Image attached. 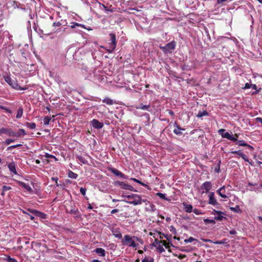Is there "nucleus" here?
<instances>
[{"label":"nucleus","instance_id":"obj_26","mask_svg":"<svg viewBox=\"0 0 262 262\" xmlns=\"http://www.w3.org/2000/svg\"><path fill=\"white\" fill-rule=\"evenodd\" d=\"M71 27L72 28H73V29L75 28L76 27H80L81 28H85V27H84V25H82V24H78V23H76V22H72V23H71Z\"/></svg>","mask_w":262,"mask_h":262},{"label":"nucleus","instance_id":"obj_16","mask_svg":"<svg viewBox=\"0 0 262 262\" xmlns=\"http://www.w3.org/2000/svg\"><path fill=\"white\" fill-rule=\"evenodd\" d=\"M112 233L113 235L119 239L122 238V235L119 230L117 228H113L112 230Z\"/></svg>","mask_w":262,"mask_h":262},{"label":"nucleus","instance_id":"obj_60","mask_svg":"<svg viewBox=\"0 0 262 262\" xmlns=\"http://www.w3.org/2000/svg\"><path fill=\"white\" fill-rule=\"evenodd\" d=\"M168 113L171 116H172L174 114L173 112L171 110H168Z\"/></svg>","mask_w":262,"mask_h":262},{"label":"nucleus","instance_id":"obj_59","mask_svg":"<svg viewBox=\"0 0 262 262\" xmlns=\"http://www.w3.org/2000/svg\"><path fill=\"white\" fill-rule=\"evenodd\" d=\"M217 3L220 4V3L225 2L227 1V0H217Z\"/></svg>","mask_w":262,"mask_h":262},{"label":"nucleus","instance_id":"obj_61","mask_svg":"<svg viewBox=\"0 0 262 262\" xmlns=\"http://www.w3.org/2000/svg\"><path fill=\"white\" fill-rule=\"evenodd\" d=\"M214 243L215 244H223V242H220V241H217V242H214Z\"/></svg>","mask_w":262,"mask_h":262},{"label":"nucleus","instance_id":"obj_17","mask_svg":"<svg viewBox=\"0 0 262 262\" xmlns=\"http://www.w3.org/2000/svg\"><path fill=\"white\" fill-rule=\"evenodd\" d=\"M174 129L173 130V133L177 135H181L182 134L181 130H184V129L181 128L177 123H174Z\"/></svg>","mask_w":262,"mask_h":262},{"label":"nucleus","instance_id":"obj_43","mask_svg":"<svg viewBox=\"0 0 262 262\" xmlns=\"http://www.w3.org/2000/svg\"><path fill=\"white\" fill-rule=\"evenodd\" d=\"M195 240L193 237H190L188 239H186L184 240V242L186 243H191L193 241Z\"/></svg>","mask_w":262,"mask_h":262},{"label":"nucleus","instance_id":"obj_21","mask_svg":"<svg viewBox=\"0 0 262 262\" xmlns=\"http://www.w3.org/2000/svg\"><path fill=\"white\" fill-rule=\"evenodd\" d=\"M94 252L102 257H104L105 255V251L101 248H96L95 249Z\"/></svg>","mask_w":262,"mask_h":262},{"label":"nucleus","instance_id":"obj_5","mask_svg":"<svg viewBox=\"0 0 262 262\" xmlns=\"http://www.w3.org/2000/svg\"><path fill=\"white\" fill-rule=\"evenodd\" d=\"M110 41L109 42V48L107 49V51L109 53H112L115 50L116 46V36L114 34L111 33L110 34Z\"/></svg>","mask_w":262,"mask_h":262},{"label":"nucleus","instance_id":"obj_41","mask_svg":"<svg viewBox=\"0 0 262 262\" xmlns=\"http://www.w3.org/2000/svg\"><path fill=\"white\" fill-rule=\"evenodd\" d=\"M102 6L103 7V8H104L105 11L106 12H114V9H108L107 8L105 5H102Z\"/></svg>","mask_w":262,"mask_h":262},{"label":"nucleus","instance_id":"obj_36","mask_svg":"<svg viewBox=\"0 0 262 262\" xmlns=\"http://www.w3.org/2000/svg\"><path fill=\"white\" fill-rule=\"evenodd\" d=\"M204 222L206 224H215V221L214 220H211V219H204Z\"/></svg>","mask_w":262,"mask_h":262},{"label":"nucleus","instance_id":"obj_34","mask_svg":"<svg viewBox=\"0 0 262 262\" xmlns=\"http://www.w3.org/2000/svg\"><path fill=\"white\" fill-rule=\"evenodd\" d=\"M157 250L160 253H162L165 251L164 248L161 244H159L157 246Z\"/></svg>","mask_w":262,"mask_h":262},{"label":"nucleus","instance_id":"obj_10","mask_svg":"<svg viewBox=\"0 0 262 262\" xmlns=\"http://www.w3.org/2000/svg\"><path fill=\"white\" fill-rule=\"evenodd\" d=\"M212 213L215 215V220L217 221H221L224 219H225V217H224L225 213L223 212L217 211L214 209L213 210Z\"/></svg>","mask_w":262,"mask_h":262},{"label":"nucleus","instance_id":"obj_27","mask_svg":"<svg viewBox=\"0 0 262 262\" xmlns=\"http://www.w3.org/2000/svg\"><path fill=\"white\" fill-rule=\"evenodd\" d=\"M103 102L105 103L108 105H112L114 103V102L113 100L111 99L108 98H105L102 100Z\"/></svg>","mask_w":262,"mask_h":262},{"label":"nucleus","instance_id":"obj_3","mask_svg":"<svg viewBox=\"0 0 262 262\" xmlns=\"http://www.w3.org/2000/svg\"><path fill=\"white\" fill-rule=\"evenodd\" d=\"M225 130L224 129H220L219 130V134L222 136V138H226L232 141H236L238 137L237 134H235L234 137L232 135L230 134L228 132L225 133Z\"/></svg>","mask_w":262,"mask_h":262},{"label":"nucleus","instance_id":"obj_47","mask_svg":"<svg viewBox=\"0 0 262 262\" xmlns=\"http://www.w3.org/2000/svg\"><path fill=\"white\" fill-rule=\"evenodd\" d=\"M192 212H193V213H195L196 215H200V214H202V213L201 212V210H200L199 209H193Z\"/></svg>","mask_w":262,"mask_h":262},{"label":"nucleus","instance_id":"obj_62","mask_svg":"<svg viewBox=\"0 0 262 262\" xmlns=\"http://www.w3.org/2000/svg\"><path fill=\"white\" fill-rule=\"evenodd\" d=\"M91 262H101V261L98 259H93Z\"/></svg>","mask_w":262,"mask_h":262},{"label":"nucleus","instance_id":"obj_31","mask_svg":"<svg viewBox=\"0 0 262 262\" xmlns=\"http://www.w3.org/2000/svg\"><path fill=\"white\" fill-rule=\"evenodd\" d=\"M23 114V110L22 108H19L17 112V114L16 116V118H20L21 117Z\"/></svg>","mask_w":262,"mask_h":262},{"label":"nucleus","instance_id":"obj_57","mask_svg":"<svg viewBox=\"0 0 262 262\" xmlns=\"http://www.w3.org/2000/svg\"><path fill=\"white\" fill-rule=\"evenodd\" d=\"M118 211V210L117 209H114L113 210H112L111 211V213L112 214H114V213H115L116 212H117Z\"/></svg>","mask_w":262,"mask_h":262},{"label":"nucleus","instance_id":"obj_1","mask_svg":"<svg viewBox=\"0 0 262 262\" xmlns=\"http://www.w3.org/2000/svg\"><path fill=\"white\" fill-rule=\"evenodd\" d=\"M139 240V238L136 236L126 234L122 238L121 243L123 246L132 248H137L139 244L136 241Z\"/></svg>","mask_w":262,"mask_h":262},{"label":"nucleus","instance_id":"obj_55","mask_svg":"<svg viewBox=\"0 0 262 262\" xmlns=\"http://www.w3.org/2000/svg\"><path fill=\"white\" fill-rule=\"evenodd\" d=\"M61 25V23L60 22H54L53 24V26L54 27H58Z\"/></svg>","mask_w":262,"mask_h":262},{"label":"nucleus","instance_id":"obj_58","mask_svg":"<svg viewBox=\"0 0 262 262\" xmlns=\"http://www.w3.org/2000/svg\"><path fill=\"white\" fill-rule=\"evenodd\" d=\"M236 232L235 230H232L230 231V233L231 234H236Z\"/></svg>","mask_w":262,"mask_h":262},{"label":"nucleus","instance_id":"obj_11","mask_svg":"<svg viewBox=\"0 0 262 262\" xmlns=\"http://www.w3.org/2000/svg\"><path fill=\"white\" fill-rule=\"evenodd\" d=\"M110 170L115 176L120 177V178L126 179H127V176L122 173L121 172H120L119 170L115 169V168H111Z\"/></svg>","mask_w":262,"mask_h":262},{"label":"nucleus","instance_id":"obj_46","mask_svg":"<svg viewBox=\"0 0 262 262\" xmlns=\"http://www.w3.org/2000/svg\"><path fill=\"white\" fill-rule=\"evenodd\" d=\"M157 195L159 196L161 199H166L165 194L161 192H158L157 193Z\"/></svg>","mask_w":262,"mask_h":262},{"label":"nucleus","instance_id":"obj_51","mask_svg":"<svg viewBox=\"0 0 262 262\" xmlns=\"http://www.w3.org/2000/svg\"><path fill=\"white\" fill-rule=\"evenodd\" d=\"M137 195V194H132L131 195H122V196L124 198H128V199H133V197L132 196H134V195Z\"/></svg>","mask_w":262,"mask_h":262},{"label":"nucleus","instance_id":"obj_45","mask_svg":"<svg viewBox=\"0 0 262 262\" xmlns=\"http://www.w3.org/2000/svg\"><path fill=\"white\" fill-rule=\"evenodd\" d=\"M20 146H21V144H16V145H11V146H9L7 148V149L8 150H10L11 149L15 148H16L17 147H19Z\"/></svg>","mask_w":262,"mask_h":262},{"label":"nucleus","instance_id":"obj_38","mask_svg":"<svg viewBox=\"0 0 262 262\" xmlns=\"http://www.w3.org/2000/svg\"><path fill=\"white\" fill-rule=\"evenodd\" d=\"M130 180L134 181V182H136L140 184V185H141L143 186H147V185L146 184L142 183L140 181H139V180H137V179H136L135 178H131Z\"/></svg>","mask_w":262,"mask_h":262},{"label":"nucleus","instance_id":"obj_20","mask_svg":"<svg viewBox=\"0 0 262 262\" xmlns=\"http://www.w3.org/2000/svg\"><path fill=\"white\" fill-rule=\"evenodd\" d=\"M150 107V105H143V104H140L138 106H136L135 108L137 110H142L144 111H148L149 112H150L149 110V108Z\"/></svg>","mask_w":262,"mask_h":262},{"label":"nucleus","instance_id":"obj_2","mask_svg":"<svg viewBox=\"0 0 262 262\" xmlns=\"http://www.w3.org/2000/svg\"><path fill=\"white\" fill-rule=\"evenodd\" d=\"M4 79L5 81L13 89L16 90H25L27 88H23L20 86L17 81L12 79L9 75L5 76Z\"/></svg>","mask_w":262,"mask_h":262},{"label":"nucleus","instance_id":"obj_44","mask_svg":"<svg viewBox=\"0 0 262 262\" xmlns=\"http://www.w3.org/2000/svg\"><path fill=\"white\" fill-rule=\"evenodd\" d=\"M14 141L15 140L14 139H7L5 140V143L7 145H9L11 143L14 142Z\"/></svg>","mask_w":262,"mask_h":262},{"label":"nucleus","instance_id":"obj_15","mask_svg":"<svg viewBox=\"0 0 262 262\" xmlns=\"http://www.w3.org/2000/svg\"><path fill=\"white\" fill-rule=\"evenodd\" d=\"M8 167L9 170L14 174H17L16 170V165L14 162H12L8 164Z\"/></svg>","mask_w":262,"mask_h":262},{"label":"nucleus","instance_id":"obj_23","mask_svg":"<svg viewBox=\"0 0 262 262\" xmlns=\"http://www.w3.org/2000/svg\"><path fill=\"white\" fill-rule=\"evenodd\" d=\"M250 88H252V89H253L254 90H256L257 86L255 84L246 83L245 85V87L244 89H250Z\"/></svg>","mask_w":262,"mask_h":262},{"label":"nucleus","instance_id":"obj_33","mask_svg":"<svg viewBox=\"0 0 262 262\" xmlns=\"http://www.w3.org/2000/svg\"><path fill=\"white\" fill-rule=\"evenodd\" d=\"M51 120L50 117L46 116L43 119V124L45 125H48L49 124V122Z\"/></svg>","mask_w":262,"mask_h":262},{"label":"nucleus","instance_id":"obj_4","mask_svg":"<svg viewBox=\"0 0 262 262\" xmlns=\"http://www.w3.org/2000/svg\"><path fill=\"white\" fill-rule=\"evenodd\" d=\"M176 43L174 41H172L166 44L165 46H160V48L165 53H171L175 49Z\"/></svg>","mask_w":262,"mask_h":262},{"label":"nucleus","instance_id":"obj_49","mask_svg":"<svg viewBox=\"0 0 262 262\" xmlns=\"http://www.w3.org/2000/svg\"><path fill=\"white\" fill-rule=\"evenodd\" d=\"M17 133L20 134V136L21 135L24 136V135H26V132L25 131V130L23 129H19V130H18V132Z\"/></svg>","mask_w":262,"mask_h":262},{"label":"nucleus","instance_id":"obj_13","mask_svg":"<svg viewBox=\"0 0 262 262\" xmlns=\"http://www.w3.org/2000/svg\"><path fill=\"white\" fill-rule=\"evenodd\" d=\"M16 183L18 184L19 186L23 187L27 191L29 192H32L33 191L31 187L29 184H26L25 183L19 181H17Z\"/></svg>","mask_w":262,"mask_h":262},{"label":"nucleus","instance_id":"obj_63","mask_svg":"<svg viewBox=\"0 0 262 262\" xmlns=\"http://www.w3.org/2000/svg\"><path fill=\"white\" fill-rule=\"evenodd\" d=\"M88 209H93V207H92V206H91V205L90 204H89V206L88 207Z\"/></svg>","mask_w":262,"mask_h":262},{"label":"nucleus","instance_id":"obj_12","mask_svg":"<svg viewBox=\"0 0 262 262\" xmlns=\"http://www.w3.org/2000/svg\"><path fill=\"white\" fill-rule=\"evenodd\" d=\"M91 124L92 125L94 128L97 129H100L103 127V123L102 122H99L97 119H93L91 121Z\"/></svg>","mask_w":262,"mask_h":262},{"label":"nucleus","instance_id":"obj_28","mask_svg":"<svg viewBox=\"0 0 262 262\" xmlns=\"http://www.w3.org/2000/svg\"><path fill=\"white\" fill-rule=\"evenodd\" d=\"M26 125L30 129H33L36 127V124L35 123L27 122Z\"/></svg>","mask_w":262,"mask_h":262},{"label":"nucleus","instance_id":"obj_42","mask_svg":"<svg viewBox=\"0 0 262 262\" xmlns=\"http://www.w3.org/2000/svg\"><path fill=\"white\" fill-rule=\"evenodd\" d=\"M2 189H3V192H6V191L11 190V187L10 186H7L4 185L3 186Z\"/></svg>","mask_w":262,"mask_h":262},{"label":"nucleus","instance_id":"obj_37","mask_svg":"<svg viewBox=\"0 0 262 262\" xmlns=\"http://www.w3.org/2000/svg\"><path fill=\"white\" fill-rule=\"evenodd\" d=\"M241 157L243 159L245 160V161L249 162V164L252 165V163L249 161V159H248L245 154H244V153L241 154Z\"/></svg>","mask_w":262,"mask_h":262},{"label":"nucleus","instance_id":"obj_50","mask_svg":"<svg viewBox=\"0 0 262 262\" xmlns=\"http://www.w3.org/2000/svg\"><path fill=\"white\" fill-rule=\"evenodd\" d=\"M7 262H16V260L14 258H11L10 256L7 258Z\"/></svg>","mask_w":262,"mask_h":262},{"label":"nucleus","instance_id":"obj_52","mask_svg":"<svg viewBox=\"0 0 262 262\" xmlns=\"http://www.w3.org/2000/svg\"><path fill=\"white\" fill-rule=\"evenodd\" d=\"M232 154H237L241 157V154H243L241 150L231 151Z\"/></svg>","mask_w":262,"mask_h":262},{"label":"nucleus","instance_id":"obj_53","mask_svg":"<svg viewBox=\"0 0 262 262\" xmlns=\"http://www.w3.org/2000/svg\"><path fill=\"white\" fill-rule=\"evenodd\" d=\"M51 180L54 182H55V183H56V186H58V184H57V181L58 180V179L57 177H52L51 178Z\"/></svg>","mask_w":262,"mask_h":262},{"label":"nucleus","instance_id":"obj_8","mask_svg":"<svg viewBox=\"0 0 262 262\" xmlns=\"http://www.w3.org/2000/svg\"><path fill=\"white\" fill-rule=\"evenodd\" d=\"M132 197L133 200L127 202V203L130 204H133L134 205H138L141 204L142 202H145L146 201V200H142L141 196L138 194L132 196Z\"/></svg>","mask_w":262,"mask_h":262},{"label":"nucleus","instance_id":"obj_56","mask_svg":"<svg viewBox=\"0 0 262 262\" xmlns=\"http://www.w3.org/2000/svg\"><path fill=\"white\" fill-rule=\"evenodd\" d=\"M256 120L257 122L260 123L262 125V118L260 117H257L256 118Z\"/></svg>","mask_w":262,"mask_h":262},{"label":"nucleus","instance_id":"obj_22","mask_svg":"<svg viewBox=\"0 0 262 262\" xmlns=\"http://www.w3.org/2000/svg\"><path fill=\"white\" fill-rule=\"evenodd\" d=\"M237 142H236V144H238V145L239 146H247L249 148L251 149H253V147L250 145H248V144H247L243 140H239V141H236Z\"/></svg>","mask_w":262,"mask_h":262},{"label":"nucleus","instance_id":"obj_29","mask_svg":"<svg viewBox=\"0 0 262 262\" xmlns=\"http://www.w3.org/2000/svg\"><path fill=\"white\" fill-rule=\"evenodd\" d=\"M68 176L69 178L72 179H76L78 177V175L74 172L70 170L68 173Z\"/></svg>","mask_w":262,"mask_h":262},{"label":"nucleus","instance_id":"obj_40","mask_svg":"<svg viewBox=\"0 0 262 262\" xmlns=\"http://www.w3.org/2000/svg\"><path fill=\"white\" fill-rule=\"evenodd\" d=\"M45 157L47 158H53L55 159V161L57 160V158L54 156L50 155L48 153H46L45 155Z\"/></svg>","mask_w":262,"mask_h":262},{"label":"nucleus","instance_id":"obj_18","mask_svg":"<svg viewBox=\"0 0 262 262\" xmlns=\"http://www.w3.org/2000/svg\"><path fill=\"white\" fill-rule=\"evenodd\" d=\"M217 192L223 198L226 199L227 196L225 194V187L224 186L220 188L217 190Z\"/></svg>","mask_w":262,"mask_h":262},{"label":"nucleus","instance_id":"obj_54","mask_svg":"<svg viewBox=\"0 0 262 262\" xmlns=\"http://www.w3.org/2000/svg\"><path fill=\"white\" fill-rule=\"evenodd\" d=\"M214 171L216 173H219L220 171V164H219L218 166L217 167H215L214 169Z\"/></svg>","mask_w":262,"mask_h":262},{"label":"nucleus","instance_id":"obj_64","mask_svg":"<svg viewBox=\"0 0 262 262\" xmlns=\"http://www.w3.org/2000/svg\"><path fill=\"white\" fill-rule=\"evenodd\" d=\"M258 219L260 221H262V216H259L258 217Z\"/></svg>","mask_w":262,"mask_h":262},{"label":"nucleus","instance_id":"obj_35","mask_svg":"<svg viewBox=\"0 0 262 262\" xmlns=\"http://www.w3.org/2000/svg\"><path fill=\"white\" fill-rule=\"evenodd\" d=\"M230 209L235 212H240L241 209L238 206H236L235 207H230Z\"/></svg>","mask_w":262,"mask_h":262},{"label":"nucleus","instance_id":"obj_32","mask_svg":"<svg viewBox=\"0 0 262 262\" xmlns=\"http://www.w3.org/2000/svg\"><path fill=\"white\" fill-rule=\"evenodd\" d=\"M69 213H70L71 214H73V215H74L77 216L78 215L79 211H78V210L77 209H72L69 211Z\"/></svg>","mask_w":262,"mask_h":262},{"label":"nucleus","instance_id":"obj_25","mask_svg":"<svg viewBox=\"0 0 262 262\" xmlns=\"http://www.w3.org/2000/svg\"><path fill=\"white\" fill-rule=\"evenodd\" d=\"M142 262H154V259L149 256H145L142 259Z\"/></svg>","mask_w":262,"mask_h":262},{"label":"nucleus","instance_id":"obj_24","mask_svg":"<svg viewBox=\"0 0 262 262\" xmlns=\"http://www.w3.org/2000/svg\"><path fill=\"white\" fill-rule=\"evenodd\" d=\"M76 158H77L78 161H79V162L81 164H85L88 163L87 160H85L83 157L80 156H76Z\"/></svg>","mask_w":262,"mask_h":262},{"label":"nucleus","instance_id":"obj_6","mask_svg":"<svg viewBox=\"0 0 262 262\" xmlns=\"http://www.w3.org/2000/svg\"><path fill=\"white\" fill-rule=\"evenodd\" d=\"M2 134H7L10 137H19L20 136V134L16 133L11 129L4 127L0 129V135Z\"/></svg>","mask_w":262,"mask_h":262},{"label":"nucleus","instance_id":"obj_30","mask_svg":"<svg viewBox=\"0 0 262 262\" xmlns=\"http://www.w3.org/2000/svg\"><path fill=\"white\" fill-rule=\"evenodd\" d=\"M208 113L206 111H203L202 112H199L197 114L196 116L198 118H201L203 116H207Z\"/></svg>","mask_w":262,"mask_h":262},{"label":"nucleus","instance_id":"obj_39","mask_svg":"<svg viewBox=\"0 0 262 262\" xmlns=\"http://www.w3.org/2000/svg\"><path fill=\"white\" fill-rule=\"evenodd\" d=\"M160 243L162 244L163 247L165 246L167 249L169 248V244L166 241H161Z\"/></svg>","mask_w":262,"mask_h":262},{"label":"nucleus","instance_id":"obj_14","mask_svg":"<svg viewBox=\"0 0 262 262\" xmlns=\"http://www.w3.org/2000/svg\"><path fill=\"white\" fill-rule=\"evenodd\" d=\"M209 204L212 205H216L217 204L214 192H210L209 194Z\"/></svg>","mask_w":262,"mask_h":262},{"label":"nucleus","instance_id":"obj_48","mask_svg":"<svg viewBox=\"0 0 262 262\" xmlns=\"http://www.w3.org/2000/svg\"><path fill=\"white\" fill-rule=\"evenodd\" d=\"M86 190V189L83 187H81L80 189V191L83 195H84L85 194Z\"/></svg>","mask_w":262,"mask_h":262},{"label":"nucleus","instance_id":"obj_7","mask_svg":"<svg viewBox=\"0 0 262 262\" xmlns=\"http://www.w3.org/2000/svg\"><path fill=\"white\" fill-rule=\"evenodd\" d=\"M212 188V184L209 181H206L203 183L200 187V189L201 190L202 193H206L209 192V191Z\"/></svg>","mask_w":262,"mask_h":262},{"label":"nucleus","instance_id":"obj_9","mask_svg":"<svg viewBox=\"0 0 262 262\" xmlns=\"http://www.w3.org/2000/svg\"><path fill=\"white\" fill-rule=\"evenodd\" d=\"M115 185H119L121 187V188L123 189L128 190L132 191H136V190H135L134 189V188L132 186L127 183H125L124 182H120L119 181H116L115 182Z\"/></svg>","mask_w":262,"mask_h":262},{"label":"nucleus","instance_id":"obj_19","mask_svg":"<svg viewBox=\"0 0 262 262\" xmlns=\"http://www.w3.org/2000/svg\"><path fill=\"white\" fill-rule=\"evenodd\" d=\"M183 205L184 206V209L186 212L191 213L193 210L192 206L190 204L183 203Z\"/></svg>","mask_w":262,"mask_h":262}]
</instances>
